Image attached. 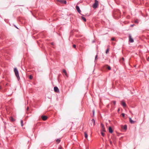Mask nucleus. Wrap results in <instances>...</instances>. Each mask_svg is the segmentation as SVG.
Wrapping results in <instances>:
<instances>
[{"label":"nucleus","instance_id":"nucleus-1","mask_svg":"<svg viewBox=\"0 0 149 149\" xmlns=\"http://www.w3.org/2000/svg\"><path fill=\"white\" fill-rule=\"evenodd\" d=\"M14 72L16 76L17 77L18 80L19 81L20 78L19 75L18 71L17 68H14Z\"/></svg>","mask_w":149,"mask_h":149},{"label":"nucleus","instance_id":"nucleus-2","mask_svg":"<svg viewBox=\"0 0 149 149\" xmlns=\"http://www.w3.org/2000/svg\"><path fill=\"white\" fill-rule=\"evenodd\" d=\"M99 6V2L97 0H95V2L94 3V9L98 7Z\"/></svg>","mask_w":149,"mask_h":149},{"label":"nucleus","instance_id":"nucleus-3","mask_svg":"<svg viewBox=\"0 0 149 149\" xmlns=\"http://www.w3.org/2000/svg\"><path fill=\"white\" fill-rule=\"evenodd\" d=\"M129 42L131 43H132L134 41L133 39L132 38L130 34L129 35Z\"/></svg>","mask_w":149,"mask_h":149},{"label":"nucleus","instance_id":"nucleus-4","mask_svg":"<svg viewBox=\"0 0 149 149\" xmlns=\"http://www.w3.org/2000/svg\"><path fill=\"white\" fill-rule=\"evenodd\" d=\"M101 131L102 132H106L105 128L104 127V125L102 123H101Z\"/></svg>","mask_w":149,"mask_h":149},{"label":"nucleus","instance_id":"nucleus-5","mask_svg":"<svg viewBox=\"0 0 149 149\" xmlns=\"http://www.w3.org/2000/svg\"><path fill=\"white\" fill-rule=\"evenodd\" d=\"M41 118L42 119V120H46L47 118V116H44V115H42L41 116Z\"/></svg>","mask_w":149,"mask_h":149},{"label":"nucleus","instance_id":"nucleus-6","mask_svg":"<svg viewBox=\"0 0 149 149\" xmlns=\"http://www.w3.org/2000/svg\"><path fill=\"white\" fill-rule=\"evenodd\" d=\"M57 1L58 2H60L62 3H64L65 4H66L67 3L66 1L65 0H57Z\"/></svg>","mask_w":149,"mask_h":149},{"label":"nucleus","instance_id":"nucleus-7","mask_svg":"<svg viewBox=\"0 0 149 149\" xmlns=\"http://www.w3.org/2000/svg\"><path fill=\"white\" fill-rule=\"evenodd\" d=\"M76 8L78 11V12L80 14V13L81 12V11L79 7L77 6H76Z\"/></svg>","mask_w":149,"mask_h":149},{"label":"nucleus","instance_id":"nucleus-8","mask_svg":"<svg viewBox=\"0 0 149 149\" xmlns=\"http://www.w3.org/2000/svg\"><path fill=\"white\" fill-rule=\"evenodd\" d=\"M54 91L56 92H59V91L58 88L56 86H55V87H54Z\"/></svg>","mask_w":149,"mask_h":149},{"label":"nucleus","instance_id":"nucleus-9","mask_svg":"<svg viewBox=\"0 0 149 149\" xmlns=\"http://www.w3.org/2000/svg\"><path fill=\"white\" fill-rule=\"evenodd\" d=\"M121 104L124 107H126V105L125 103L123 101L121 102Z\"/></svg>","mask_w":149,"mask_h":149},{"label":"nucleus","instance_id":"nucleus-10","mask_svg":"<svg viewBox=\"0 0 149 149\" xmlns=\"http://www.w3.org/2000/svg\"><path fill=\"white\" fill-rule=\"evenodd\" d=\"M129 120L130 123L132 124H133L135 123V121L132 120L131 118H129Z\"/></svg>","mask_w":149,"mask_h":149},{"label":"nucleus","instance_id":"nucleus-11","mask_svg":"<svg viewBox=\"0 0 149 149\" xmlns=\"http://www.w3.org/2000/svg\"><path fill=\"white\" fill-rule=\"evenodd\" d=\"M109 132L111 133H112L113 132L112 129L111 127H109Z\"/></svg>","mask_w":149,"mask_h":149},{"label":"nucleus","instance_id":"nucleus-12","mask_svg":"<svg viewBox=\"0 0 149 149\" xmlns=\"http://www.w3.org/2000/svg\"><path fill=\"white\" fill-rule=\"evenodd\" d=\"M101 133L103 137L104 136H105V134L104 133V132H105L101 131Z\"/></svg>","mask_w":149,"mask_h":149},{"label":"nucleus","instance_id":"nucleus-13","mask_svg":"<svg viewBox=\"0 0 149 149\" xmlns=\"http://www.w3.org/2000/svg\"><path fill=\"white\" fill-rule=\"evenodd\" d=\"M10 120L12 122H13L15 121V119H14L13 117H11L10 118Z\"/></svg>","mask_w":149,"mask_h":149},{"label":"nucleus","instance_id":"nucleus-14","mask_svg":"<svg viewBox=\"0 0 149 149\" xmlns=\"http://www.w3.org/2000/svg\"><path fill=\"white\" fill-rule=\"evenodd\" d=\"M56 141L57 143H59L61 141V140L60 139H56Z\"/></svg>","mask_w":149,"mask_h":149},{"label":"nucleus","instance_id":"nucleus-15","mask_svg":"<svg viewBox=\"0 0 149 149\" xmlns=\"http://www.w3.org/2000/svg\"><path fill=\"white\" fill-rule=\"evenodd\" d=\"M123 128L125 130H126L127 129V126L126 125H125L123 127Z\"/></svg>","mask_w":149,"mask_h":149},{"label":"nucleus","instance_id":"nucleus-16","mask_svg":"<svg viewBox=\"0 0 149 149\" xmlns=\"http://www.w3.org/2000/svg\"><path fill=\"white\" fill-rule=\"evenodd\" d=\"M81 18L83 20V21L84 22H86V19L85 18V17H81Z\"/></svg>","mask_w":149,"mask_h":149},{"label":"nucleus","instance_id":"nucleus-17","mask_svg":"<svg viewBox=\"0 0 149 149\" xmlns=\"http://www.w3.org/2000/svg\"><path fill=\"white\" fill-rule=\"evenodd\" d=\"M84 135H85V137L86 138H87L88 137V135L87 134L86 132L84 133Z\"/></svg>","mask_w":149,"mask_h":149},{"label":"nucleus","instance_id":"nucleus-18","mask_svg":"<svg viewBox=\"0 0 149 149\" xmlns=\"http://www.w3.org/2000/svg\"><path fill=\"white\" fill-rule=\"evenodd\" d=\"M20 122L21 123V125L22 127L23 125V121L22 120H20Z\"/></svg>","mask_w":149,"mask_h":149},{"label":"nucleus","instance_id":"nucleus-19","mask_svg":"<svg viewBox=\"0 0 149 149\" xmlns=\"http://www.w3.org/2000/svg\"><path fill=\"white\" fill-rule=\"evenodd\" d=\"M29 78V79H33V77L31 75H30Z\"/></svg>","mask_w":149,"mask_h":149},{"label":"nucleus","instance_id":"nucleus-20","mask_svg":"<svg viewBox=\"0 0 149 149\" xmlns=\"http://www.w3.org/2000/svg\"><path fill=\"white\" fill-rule=\"evenodd\" d=\"M109 52V49L108 48V49H107L106 51V54H108V53Z\"/></svg>","mask_w":149,"mask_h":149},{"label":"nucleus","instance_id":"nucleus-21","mask_svg":"<svg viewBox=\"0 0 149 149\" xmlns=\"http://www.w3.org/2000/svg\"><path fill=\"white\" fill-rule=\"evenodd\" d=\"M107 68L108 70H110L111 69V67L109 66H108Z\"/></svg>","mask_w":149,"mask_h":149},{"label":"nucleus","instance_id":"nucleus-22","mask_svg":"<svg viewBox=\"0 0 149 149\" xmlns=\"http://www.w3.org/2000/svg\"><path fill=\"white\" fill-rule=\"evenodd\" d=\"M97 55H96L95 56V62H96V59H97Z\"/></svg>","mask_w":149,"mask_h":149},{"label":"nucleus","instance_id":"nucleus-23","mask_svg":"<svg viewBox=\"0 0 149 149\" xmlns=\"http://www.w3.org/2000/svg\"><path fill=\"white\" fill-rule=\"evenodd\" d=\"M63 72L65 74V73H66V71L64 69L63 70Z\"/></svg>","mask_w":149,"mask_h":149},{"label":"nucleus","instance_id":"nucleus-24","mask_svg":"<svg viewBox=\"0 0 149 149\" xmlns=\"http://www.w3.org/2000/svg\"><path fill=\"white\" fill-rule=\"evenodd\" d=\"M112 102H113V104L115 105L116 104V101H112Z\"/></svg>","mask_w":149,"mask_h":149},{"label":"nucleus","instance_id":"nucleus-25","mask_svg":"<svg viewBox=\"0 0 149 149\" xmlns=\"http://www.w3.org/2000/svg\"><path fill=\"white\" fill-rule=\"evenodd\" d=\"M73 47L74 48H76V45H73Z\"/></svg>","mask_w":149,"mask_h":149},{"label":"nucleus","instance_id":"nucleus-26","mask_svg":"<svg viewBox=\"0 0 149 149\" xmlns=\"http://www.w3.org/2000/svg\"><path fill=\"white\" fill-rule=\"evenodd\" d=\"M111 40L112 41L115 40L114 38H112L111 39Z\"/></svg>","mask_w":149,"mask_h":149},{"label":"nucleus","instance_id":"nucleus-27","mask_svg":"<svg viewBox=\"0 0 149 149\" xmlns=\"http://www.w3.org/2000/svg\"><path fill=\"white\" fill-rule=\"evenodd\" d=\"M135 22L136 23H138V20H136L135 21Z\"/></svg>","mask_w":149,"mask_h":149},{"label":"nucleus","instance_id":"nucleus-28","mask_svg":"<svg viewBox=\"0 0 149 149\" xmlns=\"http://www.w3.org/2000/svg\"><path fill=\"white\" fill-rule=\"evenodd\" d=\"M122 115L123 117H124L125 116V114L124 113H122Z\"/></svg>","mask_w":149,"mask_h":149},{"label":"nucleus","instance_id":"nucleus-29","mask_svg":"<svg viewBox=\"0 0 149 149\" xmlns=\"http://www.w3.org/2000/svg\"><path fill=\"white\" fill-rule=\"evenodd\" d=\"M65 76L67 77H68V74H67V72H66V73H65Z\"/></svg>","mask_w":149,"mask_h":149},{"label":"nucleus","instance_id":"nucleus-30","mask_svg":"<svg viewBox=\"0 0 149 149\" xmlns=\"http://www.w3.org/2000/svg\"><path fill=\"white\" fill-rule=\"evenodd\" d=\"M62 148L61 147H59L58 148V149H62Z\"/></svg>","mask_w":149,"mask_h":149},{"label":"nucleus","instance_id":"nucleus-31","mask_svg":"<svg viewBox=\"0 0 149 149\" xmlns=\"http://www.w3.org/2000/svg\"><path fill=\"white\" fill-rule=\"evenodd\" d=\"M14 26H15V27L17 29H18V28H17V27L15 25H14Z\"/></svg>","mask_w":149,"mask_h":149},{"label":"nucleus","instance_id":"nucleus-32","mask_svg":"<svg viewBox=\"0 0 149 149\" xmlns=\"http://www.w3.org/2000/svg\"><path fill=\"white\" fill-rule=\"evenodd\" d=\"M29 109V107H27V108H26V110L27 111H28V110Z\"/></svg>","mask_w":149,"mask_h":149},{"label":"nucleus","instance_id":"nucleus-33","mask_svg":"<svg viewBox=\"0 0 149 149\" xmlns=\"http://www.w3.org/2000/svg\"><path fill=\"white\" fill-rule=\"evenodd\" d=\"M134 24H132L131 25V26L132 27V26H134Z\"/></svg>","mask_w":149,"mask_h":149},{"label":"nucleus","instance_id":"nucleus-34","mask_svg":"<svg viewBox=\"0 0 149 149\" xmlns=\"http://www.w3.org/2000/svg\"><path fill=\"white\" fill-rule=\"evenodd\" d=\"M95 124V121L94 120V125Z\"/></svg>","mask_w":149,"mask_h":149},{"label":"nucleus","instance_id":"nucleus-35","mask_svg":"<svg viewBox=\"0 0 149 149\" xmlns=\"http://www.w3.org/2000/svg\"><path fill=\"white\" fill-rule=\"evenodd\" d=\"M91 121H93V119H92V120H91Z\"/></svg>","mask_w":149,"mask_h":149},{"label":"nucleus","instance_id":"nucleus-36","mask_svg":"<svg viewBox=\"0 0 149 149\" xmlns=\"http://www.w3.org/2000/svg\"><path fill=\"white\" fill-rule=\"evenodd\" d=\"M120 111V109H118V111Z\"/></svg>","mask_w":149,"mask_h":149},{"label":"nucleus","instance_id":"nucleus-37","mask_svg":"<svg viewBox=\"0 0 149 149\" xmlns=\"http://www.w3.org/2000/svg\"><path fill=\"white\" fill-rule=\"evenodd\" d=\"M122 58V59H123V60H124V58Z\"/></svg>","mask_w":149,"mask_h":149},{"label":"nucleus","instance_id":"nucleus-38","mask_svg":"<svg viewBox=\"0 0 149 149\" xmlns=\"http://www.w3.org/2000/svg\"><path fill=\"white\" fill-rule=\"evenodd\" d=\"M110 143H111H111H112V142L110 141Z\"/></svg>","mask_w":149,"mask_h":149},{"label":"nucleus","instance_id":"nucleus-39","mask_svg":"<svg viewBox=\"0 0 149 149\" xmlns=\"http://www.w3.org/2000/svg\"><path fill=\"white\" fill-rule=\"evenodd\" d=\"M1 88V86H0V89Z\"/></svg>","mask_w":149,"mask_h":149},{"label":"nucleus","instance_id":"nucleus-40","mask_svg":"<svg viewBox=\"0 0 149 149\" xmlns=\"http://www.w3.org/2000/svg\"><path fill=\"white\" fill-rule=\"evenodd\" d=\"M148 59H149V56L148 57Z\"/></svg>","mask_w":149,"mask_h":149},{"label":"nucleus","instance_id":"nucleus-41","mask_svg":"<svg viewBox=\"0 0 149 149\" xmlns=\"http://www.w3.org/2000/svg\"><path fill=\"white\" fill-rule=\"evenodd\" d=\"M93 113H94V112H93Z\"/></svg>","mask_w":149,"mask_h":149}]
</instances>
